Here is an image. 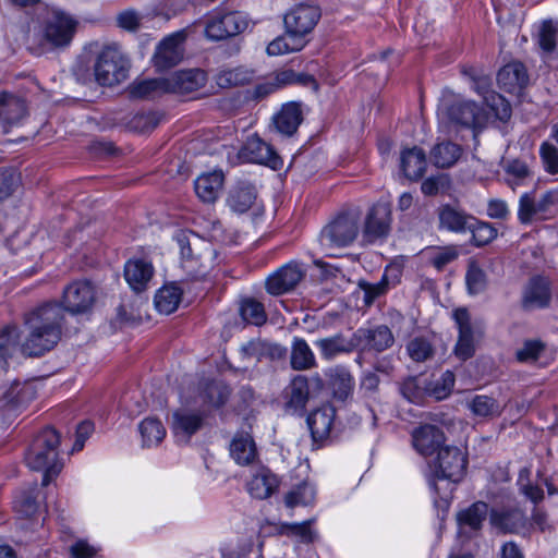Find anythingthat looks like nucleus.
I'll return each instance as SVG.
<instances>
[{
	"instance_id": "1",
	"label": "nucleus",
	"mask_w": 558,
	"mask_h": 558,
	"mask_svg": "<svg viewBox=\"0 0 558 558\" xmlns=\"http://www.w3.org/2000/svg\"><path fill=\"white\" fill-rule=\"evenodd\" d=\"M468 464L466 453L453 446H445L437 452V457L430 464L433 472L429 486L439 497L434 502L437 507H448L453 489V484L461 481L465 474Z\"/></svg>"
},
{
	"instance_id": "2",
	"label": "nucleus",
	"mask_w": 558,
	"mask_h": 558,
	"mask_svg": "<svg viewBox=\"0 0 558 558\" xmlns=\"http://www.w3.org/2000/svg\"><path fill=\"white\" fill-rule=\"evenodd\" d=\"M43 25L40 32L39 49L41 52L59 51L68 48L76 33L78 22L69 13L48 5L39 7Z\"/></svg>"
},
{
	"instance_id": "3",
	"label": "nucleus",
	"mask_w": 558,
	"mask_h": 558,
	"mask_svg": "<svg viewBox=\"0 0 558 558\" xmlns=\"http://www.w3.org/2000/svg\"><path fill=\"white\" fill-rule=\"evenodd\" d=\"M61 453V434L52 425L46 424L37 430V473L41 474V486L56 481L64 468Z\"/></svg>"
},
{
	"instance_id": "4",
	"label": "nucleus",
	"mask_w": 558,
	"mask_h": 558,
	"mask_svg": "<svg viewBox=\"0 0 558 558\" xmlns=\"http://www.w3.org/2000/svg\"><path fill=\"white\" fill-rule=\"evenodd\" d=\"M174 240L180 248L181 265L192 278L205 277L214 266L216 252L213 246L187 231H179Z\"/></svg>"
},
{
	"instance_id": "5",
	"label": "nucleus",
	"mask_w": 558,
	"mask_h": 558,
	"mask_svg": "<svg viewBox=\"0 0 558 558\" xmlns=\"http://www.w3.org/2000/svg\"><path fill=\"white\" fill-rule=\"evenodd\" d=\"M437 117L440 124H454L472 129L482 128L487 121V113L475 102L450 95H445L441 98Z\"/></svg>"
},
{
	"instance_id": "6",
	"label": "nucleus",
	"mask_w": 558,
	"mask_h": 558,
	"mask_svg": "<svg viewBox=\"0 0 558 558\" xmlns=\"http://www.w3.org/2000/svg\"><path fill=\"white\" fill-rule=\"evenodd\" d=\"M360 232V218L356 214H343L325 226L319 234L322 250L335 256L338 248L351 245Z\"/></svg>"
},
{
	"instance_id": "7",
	"label": "nucleus",
	"mask_w": 558,
	"mask_h": 558,
	"mask_svg": "<svg viewBox=\"0 0 558 558\" xmlns=\"http://www.w3.org/2000/svg\"><path fill=\"white\" fill-rule=\"evenodd\" d=\"M130 61L117 45L101 49L94 64L95 81L101 86H113L126 80Z\"/></svg>"
},
{
	"instance_id": "8",
	"label": "nucleus",
	"mask_w": 558,
	"mask_h": 558,
	"mask_svg": "<svg viewBox=\"0 0 558 558\" xmlns=\"http://www.w3.org/2000/svg\"><path fill=\"white\" fill-rule=\"evenodd\" d=\"M97 301V289L87 279H76L68 283L62 291L61 306L72 315L87 314Z\"/></svg>"
},
{
	"instance_id": "9",
	"label": "nucleus",
	"mask_w": 558,
	"mask_h": 558,
	"mask_svg": "<svg viewBox=\"0 0 558 558\" xmlns=\"http://www.w3.org/2000/svg\"><path fill=\"white\" fill-rule=\"evenodd\" d=\"M248 27L245 13L239 11H214L205 24V36L210 40H222L244 32Z\"/></svg>"
},
{
	"instance_id": "10",
	"label": "nucleus",
	"mask_w": 558,
	"mask_h": 558,
	"mask_svg": "<svg viewBox=\"0 0 558 558\" xmlns=\"http://www.w3.org/2000/svg\"><path fill=\"white\" fill-rule=\"evenodd\" d=\"M452 317L459 331L454 353L460 360L465 361L473 356L475 352V342L482 335V327L480 323L472 322L465 307L454 310Z\"/></svg>"
},
{
	"instance_id": "11",
	"label": "nucleus",
	"mask_w": 558,
	"mask_h": 558,
	"mask_svg": "<svg viewBox=\"0 0 558 558\" xmlns=\"http://www.w3.org/2000/svg\"><path fill=\"white\" fill-rule=\"evenodd\" d=\"M319 17L320 12L317 7L300 4L286 14L284 26L289 34L302 39L304 35L312 32Z\"/></svg>"
},
{
	"instance_id": "12",
	"label": "nucleus",
	"mask_w": 558,
	"mask_h": 558,
	"mask_svg": "<svg viewBox=\"0 0 558 558\" xmlns=\"http://www.w3.org/2000/svg\"><path fill=\"white\" fill-rule=\"evenodd\" d=\"M185 37V32L179 31L159 43L154 54V64L159 71L174 66L181 61Z\"/></svg>"
},
{
	"instance_id": "13",
	"label": "nucleus",
	"mask_w": 558,
	"mask_h": 558,
	"mask_svg": "<svg viewBox=\"0 0 558 558\" xmlns=\"http://www.w3.org/2000/svg\"><path fill=\"white\" fill-rule=\"evenodd\" d=\"M558 203V190H550L535 201L532 194L524 193L519 201L518 218L522 223H530L536 216L547 213Z\"/></svg>"
},
{
	"instance_id": "14",
	"label": "nucleus",
	"mask_w": 558,
	"mask_h": 558,
	"mask_svg": "<svg viewBox=\"0 0 558 558\" xmlns=\"http://www.w3.org/2000/svg\"><path fill=\"white\" fill-rule=\"evenodd\" d=\"M391 210L387 203L375 204L366 215L363 238L366 241L386 236L390 230Z\"/></svg>"
},
{
	"instance_id": "15",
	"label": "nucleus",
	"mask_w": 558,
	"mask_h": 558,
	"mask_svg": "<svg viewBox=\"0 0 558 558\" xmlns=\"http://www.w3.org/2000/svg\"><path fill=\"white\" fill-rule=\"evenodd\" d=\"M445 435L442 430L430 424L422 425L412 433L414 449L422 456L428 457L444 448Z\"/></svg>"
},
{
	"instance_id": "16",
	"label": "nucleus",
	"mask_w": 558,
	"mask_h": 558,
	"mask_svg": "<svg viewBox=\"0 0 558 558\" xmlns=\"http://www.w3.org/2000/svg\"><path fill=\"white\" fill-rule=\"evenodd\" d=\"M303 272L296 264H287L266 279V290L280 295L292 290L302 279Z\"/></svg>"
},
{
	"instance_id": "17",
	"label": "nucleus",
	"mask_w": 558,
	"mask_h": 558,
	"mask_svg": "<svg viewBox=\"0 0 558 558\" xmlns=\"http://www.w3.org/2000/svg\"><path fill=\"white\" fill-rule=\"evenodd\" d=\"M550 299V281L546 277L535 276L523 290L522 304L527 310L544 308L549 305Z\"/></svg>"
},
{
	"instance_id": "18",
	"label": "nucleus",
	"mask_w": 558,
	"mask_h": 558,
	"mask_svg": "<svg viewBox=\"0 0 558 558\" xmlns=\"http://www.w3.org/2000/svg\"><path fill=\"white\" fill-rule=\"evenodd\" d=\"M241 156L250 162L267 165L272 169H277L281 163L274 148L258 136L247 138Z\"/></svg>"
},
{
	"instance_id": "19",
	"label": "nucleus",
	"mask_w": 558,
	"mask_h": 558,
	"mask_svg": "<svg viewBox=\"0 0 558 558\" xmlns=\"http://www.w3.org/2000/svg\"><path fill=\"white\" fill-rule=\"evenodd\" d=\"M166 80L169 93L187 94L205 86L207 76L199 69H190L174 72Z\"/></svg>"
},
{
	"instance_id": "20",
	"label": "nucleus",
	"mask_w": 558,
	"mask_h": 558,
	"mask_svg": "<svg viewBox=\"0 0 558 558\" xmlns=\"http://www.w3.org/2000/svg\"><path fill=\"white\" fill-rule=\"evenodd\" d=\"M299 84L303 86H311L314 89L317 88L316 81L312 75L306 73H296L293 70L284 69L277 71L270 77V81L266 85L257 86L258 95H266L274 92L277 88H282L288 85Z\"/></svg>"
},
{
	"instance_id": "21",
	"label": "nucleus",
	"mask_w": 558,
	"mask_h": 558,
	"mask_svg": "<svg viewBox=\"0 0 558 558\" xmlns=\"http://www.w3.org/2000/svg\"><path fill=\"white\" fill-rule=\"evenodd\" d=\"M203 416L186 409H179L173 412L171 429L180 442H187L193 434L202 426Z\"/></svg>"
},
{
	"instance_id": "22",
	"label": "nucleus",
	"mask_w": 558,
	"mask_h": 558,
	"mask_svg": "<svg viewBox=\"0 0 558 558\" xmlns=\"http://www.w3.org/2000/svg\"><path fill=\"white\" fill-rule=\"evenodd\" d=\"M26 116L23 99L9 93H0V121L4 132L17 125Z\"/></svg>"
},
{
	"instance_id": "23",
	"label": "nucleus",
	"mask_w": 558,
	"mask_h": 558,
	"mask_svg": "<svg viewBox=\"0 0 558 558\" xmlns=\"http://www.w3.org/2000/svg\"><path fill=\"white\" fill-rule=\"evenodd\" d=\"M490 83L487 77H481L474 83V90L483 96L487 107L500 121H507L511 117L509 102L499 94L489 89Z\"/></svg>"
},
{
	"instance_id": "24",
	"label": "nucleus",
	"mask_w": 558,
	"mask_h": 558,
	"mask_svg": "<svg viewBox=\"0 0 558 558\" xmlns=\"http://www.w3.org/2000/svg\"><path fill=\"white\" fill-rule=\"evenodd\" d=\"M154 275V267L150 262L142 258H133L124 266V277L129 286L136 292L146 289Z\"/></svg>"
},
{
	"instance_id": "25",
	"label": "nucleus",
	"mask_w": 558,
	"mask_h": 558,
	"mask_svg": "<svg viewBox=\"0 0 558 558\" xmlns=\"http://www.w3.org/2000/svg\"><path fill=\"white\" fill-rule=\"evenodd\" d=\"M278 487V477L267 468L256 470L247 483L248 494L256 499L269 498Z\"/></svg>"
},
{
	"instance_id": "26",
	"label": "nucleus",
	"mask_w": 558,
	"mask_h": 558,
	"mask_svg": "<svg viewBox=\"0 0 558 558\" xmlns=\"http://www.w3.org/2000/svg\"><path fill=\"white\" fill-rule=\"evenodd\" d=\"M274 125L278 133L292 136L303 120V113L298 102L284 104L274 116Z\"/></svg>"
},
{
	"instance_id": "27",
	"label": "nucleus",
	"mask_w": 558,
	"mask_h": 558,
	"mask_svg": "<svg viewBox=\"0 0 558 558\" xmlns=\"http://www.w3.org/2000/svg\"><path fill=\"white\" fill-rule=\"evenodd\" d=\"M48 314L46 308L37 311V316L41 318V323L37 324V355L51 350L60 340V325L56 319L51 320L45 317Z\"/></svg>"
},
{
	"instance_id": "28",
	"label": "nucleus",
	"mask_w": 558,
	"mask_h": 558,
	"mask_svg": "<svg viewBox=\"0 0 558 558\" xmlns=\"http://www.w3.org/2000/svg\"><path fill=\"white\" fill-rule=\"evenodd\" d=\"M225 175L222 171L215 170L213 172L198 175L194 182L195 193L198 198L205 203H214L223 186Z\"/></svg>"
},
{
	"instance_id": "29",
	"label": "nucleus",
	"mask_w": 558,
	"mask_h": 558,
	"mask_svg": "<svg viewBox=\"0 0 558 558\" xmlns=\"http://www.w3.org/2000/svg\"><path fill=\"white\" fill-rule=\"evenodd\" d=\"M230 454L239 465H248L257 457L255 441L248 432H239L230 444Z\"/></svg>"
},
{
	"instance_id": "30",
	"label": "nucleus",
	"mask_w": 558,
	"mask_h": 558,
	"mask_svg": "<svg viewBox=\"0 0 558 558\" xmlns=\"http://www.w3.org/2000/svg\"><path fill=\"white\" fill-rule=\"evenodd\" d=\"M335 414V409L331 405L326 404L313 411L308 415L307 425L315 441L324 440L329 436Z\"/></svg>"
},
{
	"instance_id": "31",
	"label": "nucleus",
	"mask_w": 558,
	"mask_h": 558,
	"mask_svg": "<svg viewBox=\"0 0 558 558\" xmlns=\"http://www.w3.org/2000/svg\"><path fill=\"white\" fill-rule=\"evenodd\" d=\"M497 81L506 92H520L527 83L526 70L521 62L508 63L498 72Z\"/></svg>"
},
{
	"instance_id": "32",
	"label": "nucleus",
	"mask_w": 558,
	"mask_h": 558,
	"mask_svg": "<svg viewBox=\"0 0 558 558\" xmlns=\"http://www.w3.org/2000/svg\"><path fill=\"white\" fill-rule=\"evenodd\" d=\"M400 166L410 180H418L426 171L427 161L423 149L412 147L404 149L400 156Z\"/></svg>"
},
{
	"instance_id": "33",
	"label": "nucleus",
	"mask_w": 558,
	"mask_h": 558,
	"mask_svg": "<svg viewBox=\"0 0 558 558\" xmlns=\"http://www.w3.org/2000/svg\"><path fill=\"white\" fill-rule=\"evenodd\" d=\"M255 199V187L251 183L239 182L229 191L227 204L232 211L243 214L252 207Z\"/></svg>"
},
{
	"instance_id": "34",
	"label": "nucleus",
	"mask_w": 558,
	"mask_h": 558,
	"mask_svg": "<svg viewBox=\"0 0 558 558\" xmlns=\"http://www.w3.org/2000/svg\"><path fill=\"white\" fill-rule=\"evenodd\" d=\"M332 395L337 400L345 401L353 392L354 378L351 373L342 366H336L328 371Z\"/></svg>"
},
{
	"instance_id": "35",
	"label": "nucleus",
	"mask_w": 558,
	"mask_h": 558,
	"mask_svg": "<svg viewBox=\"0 0 558 558\" xmlns=\"http://www.w3.org/2000/svg\"><path fill=\"white\" fill-rule=\"evenodd\" d=\"M182 295V289L175 283L165 284L155 294V307L159 313L169 315L178 310Z\"/></svg>"
},
{
	"instance_id": "36",
	"label": "nucleus",
	"mask_w": 558,
	"mask_h": 558,
	"mask_svg": "<svg viewBox=\"0 0 558 558\" xmlns=\"http://www.w3.org/2000/svg\"><path fill=\"white\" fill-rule=\"evenodd\" d=\"M524 515L518 509H494L490 512L492 525L504 532H518L524 526Z\"/></svg>"
},
{
	"instance_id": "37",
	"label": "nucleus",
	"mask_w": 558,
	"mask_h": 558,
	"mask_svg": "<svg viewBox=\"0 0 558 558\" xmlns=\"http://www.w3.org/2000/svg\"><path fill=\"white\" fill-rule=\"evenodd\" d=\"M314 344L325 360H332L339 354L351 352L353 349L352 342L340 333L318 339Z\"/></svg>"
},
{
	"instance_id": "38",
	"label": "nucleus",
	"mask_w": 558,
	"mask_h": 558,
	"mask_svg": "<svg viewBox=\"0 0 558 558\" xmlns=\"http://www.w3.org/2000/svg\"><path fill=\"white\" fill-rule=\"evenodd\" d=\"M290 361L292 368L296 371L310 369L316 366L315 355L307 342L302 338L293 339Z\"/></svg>"
},
{
	"instance_id": "39",
	"label": "nucleus",
	"mask_w": 558,
	"mask_h": 558,
	"mask_svg": "<svg viewBox=\"0 0 558 558\" xmlns=\"http://www.w3.org/2000/svg\"><path fill=\"white\" fill-rule=\"evenodd\" d=\"M462 149L451 142H442L434 146L430 151V160L437 168H450L461 157Z\"/></svg>"
},
{
	"instance_id": "40",
	"label": "nucleus",
	"mask_w": 558,
	"mask_h": 558,
	"mask_svg": "<svg viewBox=\"0 0 558 558\" xmlns=\"http://www.w3.org/2000/svg\"><path fill=\"white\" fill-rule=\"evenodd\" d=\"M472 220L473 218L450 206H445L439 211L440 226L453 232H462L473 228Z\"/></svg>"
},
{
	"instance_id": "41",
	"label": "nucleus",
	"mask_w": 558,
	"mask_h": 558,
	"mask_svg": "<svg viewBox=\"0 0 558 558\" xmlns=\"http://www.w3.org/2000/svg\"><path fill=\"white\" fill-rule=\"evenodd\" d=\"M229 396V388L220 381L205 383L199 393L202 403L208 408L222 407L227 402Z\"/></svg>"
},
{
	"instance_id": "42",
	"label": "nucleus",
	"mask_w": 558,
	"mask_h": 558,
	"mask_svg": "<svg viewBox=\"0 0 558 558\" xmlns=\"http://www.w3.org/2000/svg\"><path fill=\"white\" fill-rule=\"evenodd\" d=\"M504 405L496 399L485 395H477L468 402V409L476 416L494 417L499 416Z\"/></svg>"
},
{
	"instance_id": "43",
	"label": "nucleus",
	"mask_w": 558,
	"mask_h": 558,
	"mask_svg": "<svg viewBox=\"0 0 558 558\" xmlns=\"http://www.w3.org/2000/svg\"><path fill=\"white\" fill-rule=\"evenodd\" d=\"M360 338H363L369 349L378 352L388 349L393 343V336L386 326H379L375 329L359 330Z\"/></svg>"
},
{
	"instance_id": "44",
	"label": "nucleus",
	"mask_w": 558,
	"mask_h": 558,
	"mask_svg": "<svg viewBox=\"0 0 558 558\" xmlns=\"http://www.w3.org/2000/svg\"><path fill=\"white\" fill-rule=\"evenodd\" d=\"M143 445L154 447L159 445L166 436V428L162 423L155 417L143 420L138 426Z\"/></svg>"
},
{
	"instance_id": "45",
	"label": "nucleus",
	"mask_w": 558,
	"mask_h": 558,
	"mask_svg": "<svg viewBox=\"0 0 558 558\" xmlns=\"http://www.w3.org/2000/svg\"><path fill=\"white\" fill-rule=\"evenodd\" d=\"M240 315L246 324L262 326L267 320V314L262 302L246 298L240 304Z\"/></svg>"
},
{
	"instance_id": "46",
	"label": "nucleus",
	"mask_w": 558,
	"mask_h": 558,
	"mask_svg": "<svg viewBox=\"0 0 558 558\" xmlns=\"http://www.w3.org/2000/svg\"><path fill=\"white\" fill-rule=\"evenodd\" d=\"M316 488L313 484L304 481L296 487H293L284 498L287 507L308 506L315 500Z\"/></svg>"
},
{
	"instance_id": "47",
	"label": "nucleus",
	"mask_w": 558,
	"mask_h": 558,
	"mask_svg": "<svg viewBox=\"0 0 558 558\" xmlns=\"http://www.w3.org/2000/svg\"><path fill=\"white\" fill-rule=\"evenodd\" d=\"M254 77V73L245 68H235L221 71L216 82L221 88H229L236 85H244L250 83Z\"/></svg>"
},
{
	"instance_id": "48",
	"label": "nucleus",
	"mask_w": 558,
	"mask_h": 558,
	"mask_svg": "<svg viewBox=\"0 0 558 558\" xmlns=\"http://www.w3.org/2000/svg\"><path fill=\"white\" fill-rule=\"evenodd\" d=\"M304 43L293 34L287 32L286 35L275 38L267 46V53L269 56H280L288 52L298 51L303 47Z\"/></svg>"
},
{
	"instance_id": "49",
	"label": "nucleus",
	"mask_w": 558,
	"mask_h": 558,
	"mask_svg": "<svg viewBox=\"0 0 558 558\" xmlns=\"http://www.w3.org/2000/svg\"><path fill=\"white\" fill-rule=\"evenodd\" d=\"M15 328L7 327L0 332V372H5L9 367V359L17 350L15 343Z\"/></svg>"
},
{
	"instance_id": "50",
	"label": "nucleus",
	"mask_w": 558,
	"mask_h": 558,
	"mask_svg": "<svg viewBox=\"0 0 558 558\" xmlns=\"http://www.w3.org/2000/svg\"><path fill=\"white\" fill-rule=\"evenodd\" d=\"M454 386V375L452 372H445L438 379L427 384L426 393L436 400L446 399Z\"/></svg>"
},
{
	"instance_id": "51",
	"label": "nucleus",
	"mask_w": 558,
	"mask_h": 558,
	"mask_svg": "<svg viewBox=\"0 0 558 558\" xmlns=\"http://www.w3.org/2000/svg\"><path fill=\"white\" fill-rule=\"evenodd\" d=\"M308 384L305 376H295L290 385L289 405L303 409L308 399Z\"/></svg>"
},
{
	"instance_id": "52",
	"label": "nucleus",
	"mask_w": 558,
	"mask_h": 558,
	"mask_svg": "<svg viewBox=\"0 0 558 558\" xmlns=\"http://www.w3.org/2000/svg\"><path fill=\"white\" fill-rule=\"evenodd\" d=\"M166 77L144 80L132 86V95L149 97L157 93H169Z\"/></svg>"
},
{
	"instance_id": "53",
	"label": "nucleus",
	"mask_w": 558,
	"mask_h": 558,
	"mask_svg": "<svg viewBox=\"0 0 558 558\" xmlns=\"http://www.w3.org/2000/svg\"><path fill=\"white\" fill-rule=\"evenodd\" d=\"M487 509L485 502H476L459 514V521L473 530H477L487 514Z\"/></svg>"
},
{
	"instance_id": "54",
	"label": "nucleus",
	"mask_w": 558,
	"mask_h": 558,
	"mask_svg": "<svg viewBox=\"0 0 558 558\" xmlns=\"http://www.w3.org/2000/svg\"><path fill=\"white\" fill-rule=\"evenodd\" d=\"M558 40V23L545 21L541 24L538 29V45L546 51L551 52Z\"/></svg>"
},
{
	"instance_id": "55",
	"label": "nucleus",
	"mask_w": 558,
	"mask_h": 558,
	"mask_svg": "<svg viewBox=\"0 0 558 558\" xmlns=\"http://www.w3.org/2000/svg\"><path fill=\"white\" fill-rule=\"evenodd\" d=\"M427 384L423 383L421 378L410 377L401 385V393L410 402H420L426 393Z\"/></svg>"
},
{
	"instance_id": "56",
	"label": "nucleus",
	"mask_w": 558,
	"mask_h": 558,
	"mask_svg": "<svg viewBox=\"0 0 558 558\" xmlns=\"http://www.w3.org/2000/svg\"><path fill=\"white\" fill-rule=\"evenodd\" d=\"M465 282L470 294H478L486 287L485 272L475 263H471L465 275Z\"/></svg>"
},
{
	"instance_id": "57",
	"label": "nucleus",
	"mask_w": 558,
	"mask_h": 558,
	"mask_svg": "<svg viewBox=\"0 0 558 558\" xmlns=\"http://www.w3.org/2000/svg\"><path fill=\"white\" fill-rule=\"evenodd\" d=\"M539 157L547 173L558 174V148L554 144L549 142L542 143Z\"/></svg>"
},
{
	"instance_id": "58",
	"label": "nucleus",
	"mask_w": 558,
	"mask_h": 558,
	"mask_svg": "<svg viewBox=\"0 0 558 558\" xmlns=\"http://www.w3.org/2000/svg\"><path fill=\"white\" fill-rule=\"evenodd\" d=\"M505 171L507 174L506 180L512 189L521 184L524 179L530 177V170L525 162L517 159L509 161L505 167Z\"/></svg>"
},
{
	"instance_id": "59",
	"label": "nucleus",
	"mask_w": 558,
	"mask_h": 558,
	"mask_svg": "<svg viewBox=\"0 0 558 558\" xmlns=\"http://www.w3.org/2000/svg\"><path fill=\"white\" fill-rule=\"evenodd\" d=\"M544 343L537 340H530L524 342L523 347L517 351V359L520 362L532 363L538 360L543 353Z\"/></svg>"
},
{
	"instance_id": "60",
	"label": "nucleus",
	"mask_w": 558,
	"mask_h": 558,
	"mask_svg": "<svg viewBox=\"0 0 558 558\" xmlns=\"http://www.w3.org/2000/svg\"><path fill=\"white\" fill-rule=\"evenodd\" d=\"M94 433V424L90 421H83L81 422L75 429V440L74 444L69 451V454H74L78 451H81L86 440L92 436Z\"/></svg>"
},
{
	"instance_id": "61",
	"label": "nucleus",
	"mask_w": 558,
	"mask_h": 558,
	"mask_svg": "<svg viewBox=\"0 0 558 558\" xmlns=\"http://www.w3.org/2000/svg\"><path fill=\"white\" fill-rule=\"evenodd\" d=\"M408 352L414 361L423 362L432 355V347L425 339L415 338L409 342Z\"/></svg>"
},
{
	"instance_id": "62",
	"label": "nucleus",
	"mask_w": 558,
	"mask_h": 558,
	"mask_svg": "<svg viewBox=\"0 0 558 558\" xmlns=\"http://www.w3.org/2000/svg\"><path fill=\"white\" fill-rule=\"evenodd\" d=\"M14 510L25 518H33L35 515V499L33 496L21 494L14 499Z\"/></svg>"
},
{
	"instance_id": "63",
	"label": "nucleus",
	"mask_w": 558,
	"mask_h": 558,
	"mask_svg": "<svg viewBox=\"0 0 558 558\" xmlns=\"http://www.w3.org/2000/svg\"><path fill=\"white\" fill-rule=\"evenodd\" d=\"M471 229L473 232V240L478 246L489 243L497 235L496 230L485 222L478 223L476 227L473 225V228Z\"/></svg>"
},
{
	"instance_id": "64",
	"label": "nucleus",
	"mask_w": 558,
	"mask_h": 558,
	"mask_svg": "<svg viewBox=\"0 0 558 558\" xmlns=\"http://www.w3.org/2000/svg\"><path fill=\"white\" fill-rule=\"evenodd\" d=\"M98 548L85 539H77L70 547L72 558H93L97 555Z\"/></svg>"
}]
</instances>
